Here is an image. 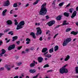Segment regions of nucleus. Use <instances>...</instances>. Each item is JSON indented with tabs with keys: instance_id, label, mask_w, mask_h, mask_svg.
Returning a JSON list of instances; mask_svg holds the SVG:
<instances>
[{
	"instance_id": "nucleus-1",
	"label": "nucleus",
	"mask_w": 78,
	"mask_h": 78,
	"mask_svg": "<svg viewBox=\"0 0 78 78\" xmlns=\"http://www.w3.org/2000/svg\"><path fill=\"white\" fill-rule=\"evenodd\" d=\"M46 5H47V3H44L42 5L41 9L39 12L40 15L45 16L46 14V13L47 12V9L45 7V6H46Z\"/></svg>"
},
{
	"instance_id": "nucleus-2",
	"label": "nucleus",
	"mask_w": 78,
	"mask_h": 78,
	"mask_svg": "<svg viewBox=\"0 0 78 78\" xmlns=\"http://www.w3.org/2000/svg\"><path fill=\"white\" fill-rule=\"evenodd\" d=\"M67 66V64H66L63 66L62 68H61L59 69V72L61 74H63V73H68V70L66 68H65L66 66Z\"/></svg>"
},
{
	"instance_id": "nucleus-3",
	"label": "nucleus",
	"mask_w": 78,
	"mask_h": 78,
	"mask_svg": "<svg viewBox=\"0 0 78 78\" xmlns=\"http://www.w3.org/2000/svg\"><path fill=\"white\" fill-rule=\"evenodd\" d=\"M25 25V22L23 21H21L17 26L16 30H18L23 28V27Z\"/></svg>"
},
{
	"instance_id": "nucleus-4",
	"label": "nucleus",
	"mask_w": 78,
	"mask_h": 78,
	"mask_svg": "<svg viewBox=\"0 0 78 78\" xmlns=\"http://www.w3.org/2000/svg\"><path fill=\"white\" fill-rule=\"evenodd\" d=\"M72 40V39L71 38H67L65 41H64L62 45L63 47L64 46H66L68 43L70 42Z\"/></svg>"
},
{
	"instance_id": "nucleus-5",
	"label": "nucleus",
	"mask_w": 78,
	"mask_h": 78,
	"mask_svg": "<svg viewBox=\"0 0 78 78\" xmlns=\"http://www.w3.org/2000/svg\"><path fill=\"white\" fill-rule=\"evenodd\" d=\"M36 30H37V33H36V35L37 36H39V35H41L42 34V30L40 27H37L36 28Z\"/></svg>"
},
{
	"instance_id": "nucleus-6",
	"label": "nucleus",
	"mask_w": 78,
	"mask_h": 78,
	"mask_svg": "<svg viewBox=\"0 0 78 78\" xmlns=\"http://www.w3.org/2000/svg\"><path fill=\"white\" fill-rule=\"evenodd\" d=\"M15 47V44H13L12 45H10L8 48V50H9V51L11 50L12 49H14Z\"/></svg>"
},
{
	"instance_id": "nucleus-7",
	"label": "nucleus",
	"mask_w": 78,
	"mask_h": 78,
	"mask_svg": "<svg viewBox=\"0 0 78 78\" xmlns=\"http://www.w3.org/2000/svg\"><path fill=\"white\" fill-rule=\"evenodd\" d=\"M55 23V20L51 21L48 23V25L49 27H51V26H52L53 25H54Z\"/></svg>"
},
{
	"instance_id": "nucleus-8",
	"label": "nucleus",
	"mask_w": 78,
	"mask_h": 78,
	"mask_svg": "<svg viewBox=\"0 0 78 78\" xmlns=\"http://www.w3.org/2000/svg\"><path fill=\"white\" fill-rule=\"evenodd\" d=\"M76 14H77V12H76V11H74L73 13V14L71 16V17L72 18V19H73V18H74L75 16L76 15Z\"/></svg>"
},
{
	"instance_id": "nucleus-9",
	"label": "nucleus",
	"mask_w": 78,
	"mask_h": 78,
	"mask_svg": "<svg viewBox=\"0 0 78 78\" xmlns=\"http://www.w3.org/2000/svg\"><path fill=\"white\" fill-rule=\"evenodd\" d=\"M38 60L39 62L41 63L44 61V58L41 57H39L38 58Z\"/></svg>"
},
{
	"instance_id": "nucleus-10",
	"label": "nucleus",
	"mask_w": 78,
	"mask_h": 78,
	"mask_svg": "<svg viewBox=\"0 0 78 78\" xmlns=\"http://www.w3.org/2000/svg\"><path fill=\"white\" fill-rule=\"evenodd\" d=\"M10 3H9V1L7 0L5 2L4 6H8L9 5Z\"/></svg>"
},
{
	"instance_id": "nucleus-11",
	"label": "nucleus",
	"mask_w": 78,
	"mask_h": 78,
	"mask_svg": "<svg viewBox=\"0 0 78 78\" xmlns=\"http://www.w3.org/2000/svg\"><path fill=\"white\" fill-rule=\"evenodd\" d=\"M11 67V66L9 65H6L5 66V67L7 69L8 71H9L11 70V68H9Z\"/></svg>"
},
{
	"instance_id": "nucleus-12",
	"label": "nucleus",
	"mask_w": 78,
	"mask_h": 78,
	"mask_svg": "<svg viewBox=\"0 0 78 78\" xmlns=\"http://www.w3.org/2000/svg\"><path fill=\"white\" fill-rule=\"evenodd\" d=\"M29 72L31 73H36V70L34 69H31L29 70Z\"/></svg>"
},
{
	"instance_id": "nucleus-13",
	"label": "nucleus",
	"mask_w": 78,
	"mask_h": 78,
	"mask_svg": "<svg viewBox=\"0 0 78 78\" xmlns=\"http://www.w3.org/2000/svg\"><path fill=\"white\" fill-rule=\"evenodd\" d=\"M7 24L9 25H12V22L11 20H8L6 22Z\"/></svg>"
},
{
	"instance_id": "nucleus-14",
	"label": "nucleus",
	"mask_w": 78,
	"mask_h": 78,
	"mask_svg": "<svg viewBox=\"0 0 78 78\" xmlns=\"http://www.w3.org/2000/svg\"><path fill=\"white\" fill-rule=\"evenodd\" d=\"M2 52L1 54H0V56H2L3 55H3V54H5L6 53V51L5 50V49H2L1 50Z\"/></svg>"
},
{
	"instance_id": "nucleus-15",
	"label": "nucleus",
	"mask_w": 78,
	"mask_h": 78,
	"mask_svg": "<svg viewBox=\"0 0 78 78\" xmlns=\"http://www.w3.org/2000/svg\"><path fill=\"white\" fill-rule=\"evenodd\" d=\"M7 11V9H5L4 10L3 12L2 13V15L3 16H5L6 15V12Z\"/></svg>"
},
{
	"instance_id": "nucleus-16",
	"label": "nucleus",
	"mask_w": 78,
	"mask_h": 78,
	"mask_svg": "<svg viewBox=\"0 0 78 78\" xmlns=\"http://www.w3.org/2000/svg\"><path fill=\"white\" fill-rule=\"evenodd\" d=\"M63 15H64L65 16L68 17H69V15H70V13L67 12H65L63 14Z\"/></svg>"
},
{
	"instance_id": "nucleus-17",
	"label": "nucleus",
	"mask_w": 78,
	"mask_h": 78,
	"mask_svg": "<svg viewBox=\"0 0 78 78\" xmlns=\"http://www.w3.org/2000/svg\"><path fill=\"white\" fill-rule=\"evenodd\" d=\"M26 41H27L26 42V44H30V41H31V40H30V39L27 38L26 40Z\"/></svg>"
},
{
	"instance_id": "nucleus-18",
	"label": "nucleus",
	"mask_w": 78,
	"mask_h": 78,
	"mask_svg": "<svg viewBox=\"0 0 78 78\" xmlns=\"http://www.w3.org/2000/svg\"><path fill=\"white\" fill-rule=\"evenodd\" d=\"M78 33V32H75V31H72L71 32L70 34H73L74 36H75Z\"/></svg>"
},
{
	"instance_id": "nucleus-19",
	"label": "nucleus",
	"mask_w": 78,
	"mask_h": 78,
	"mask_svg": "<svg viewBox=\"0 0 78 78\" xmlns=\"http://www.w3.org/2000/svg\"><path fill=\"white\" fill-rule=\"evenodd\" d=\"M18 38V37H17V36H15L13 37L12 39H13L12 40V42H14V41H16V40Z\"/></svg>"
},
{
	"instance_id": "nucleus-20",
	"label": "nucleus",
	"mask_w": 78,
	"mask_h": 78,
	"mask_svg": "<svg viewBox=\"0 0 78 78\" xmlns=\"http://www.w3.org/2000/svg\"><path fill=\"white\" fill-rule=\"evenodd\" d=\"M62 18V15H59L56 18L57 20H61Z\"/></svg>"
},
{
	"instance_id": "nucleus-21",
	"label": "nucleus",
	"mask_w": 78,
	"mask_h": 78,
	"mask_svg": "<svg viewBox=\"0 0 78 78\" xmlns=\"http://www.w3.org/2000/svg\"><path fill=\"white\" fill-rule=\"evenodd\" d=\"M47 51V48H43L42 51V53H45L46 51Z\"/></svg>"
},
{
	"instance_id": "nucleus-22",
	"label": "nucleus",
	"mask_w": 78,
	"mask_h": 78,
	"mask_svg": "<svg viewBox=\"0 0 78 78\" xmlns=\"http://www.w3.org/2000/svg\"><path fill=\"white\" fill-rule=\"evenodd\" d=\"M58 48H59V47H58V46H56L54 48L55 51H57V50H58Z\"/></svg>"
},
{
	"instance_id": "nucleus-23",
	"label": "nucleus",
	"mask_w": 78,
	"mask_h": 78,
	"mask_svg": "<svg viewBox=\"0 0 78 78\" xmlns=\"http://www.w3.org/2000/svg\"><path fill=\"white\" fill-rule=\"evenodd\" d=\"M70 58V56L68 55L66 58L65 59V61H68L69 59Z\"/></svg>"
},
{
	"instance_id": "nucleus-24",
	"label": "nucleus",
	"mask_w": 78,
	"mask_h": 78,
	"mask_svg": "<svg viewBox=\"0 0 78 78\" xmlns=\"http://www.w3.org/2000/svg\"><path fill=\"white\" fill-rule=\"evenodd\" d=\"M35 66V64L34 63H32L30 64V67H34Z\"/></svg>"
},
{
	"instance_id": "nucleus-25",
	"label": "nucleus",
	"mask_w": 78,
	"mask_h": 78,
	"mask_svg": "<svg viewBox=\"0 0 78 78\" xmlns=\"http://www.w3.org/2000/svg\"><path fill=\"white\" fill-rule=\"evenodd\" d=\"M64 4V2H62L58 4V6L61 7V6H63V5Z\"/></svg>"
},
{
	"instance_id": "nucleus-26",
	"label": "nucleus",
	"mask_w": 78,
	"mask_h": 78,
	"mask_svg": "<svg viewBox=\"0 0 78 78\" xmlns=\"http://www.w3.org/2000/svg\"><path fill=\"white\" fill-rule=\"evenodd\" d=\"M45 57L46 58H51V55L50 54H48L45 56Z\"/></svg>"
},
{
	"instance_id": "nucleus-27",
	"label": "nucleus",
	"mask_w": 78,
	"mask_h": 78,
	"mask_svg": "<svg viewBox=\"0 0 78 78\" xmlns=\"http://www.w3.org/2000/svg\"><path fill=\"white\" fill-rule=\"evenodd\" d=\"M69 11L70 13H72L73 12V8H71L69 9Z\"/></svg>"
},
{
	"instance_id": "nucleus-28",
	"label": "nucleus",
	"mask_w": 78,
	"mask_h": 78,
	"mask_svg": "<svg viewBox=\"0 0 78 78\" xmlns=\"http://www.w3.org/2000/svg\"><path fill=\"white\" fill-rule=\"evenodd\" d=\"M49 52L50 53L53 52V48H52L49 50Z\"/></svg>"
},
{
	"instance_id": "nucleus-29",
	"label": "nucleus",
	"mask_w": 78,
	"mask_h": 78,
	"mask_svg": "<svg viewBox=\"0 0 78 78\" xmlns=\"http://www.w3.org/2000/svg\"><path fill=\"white\" fill-rule=\"evenodd\" d=\"M71 30H72L71 28H68L66 29V32H69V31H70Z\"/></svg>"
},
{
	"instance_id": "nucleus-30",
	"label": "nucleus",
	"mask_w": 78,
	"mask_h": 78,
	"mask_svg": "<svg viewBox=\"0 0 78 78\" xmlns=\"http://www.w3.org/2000/svg\"><path fill=\"white\" fill-rule=\"evenodd\" d=\"M75 71L76 73H78V66L76 67Z\"/></svg>"
},
{
	"instance_id": "nucleus-31",
	"label": "nucleus",
	"mask_w": 78,
	"mask_h": 78,
	"mask_svg": "<svg viewBox=\"0 0 78 78\" xmlns=\"http://www.w3.org/2000/svg\"><path fill=\"white\" fill-rule=\"evenodd\" d=\"M17 7V4L16 3H15L13 5V7H14V8H16V7Z\"/></svg>"
},
{
	"instance_id": "nucleus-32",
	"label": "nucleus",
	"mask_w": 78,
	"mask_h": 78,
	"mask_svg": "<svg viewBox=\"0 0 78 78\" xmlns=\"http://www.w3.org/2000/svg\"><path fill=\"white\" fill-rule=\"evenodd\" d=\"M56 2V1H54L52 3V5L54 6V7H53L54 8H55V3Z\"/></svg>"
},
{
	"instance_id": "nucleus-33",
	"label": "nucleus",
	"mask_w": 78,
	"mask_h": 78,
	"mask_svg": "<svg viewBox=\"0 0 78 78\" xmlns=\"http://www.w3.org/2000/svg\"><path fill=\"white\" fill-rule=\"evenodd\" d=\"M49 67V66L48 65V64H47L45 65L43 67L44 68H46V67Z\"/></svg>"
},
{
	"instance_id": "nucleus-34",
	"label": "nucleus",
	"mask_w": 78,
	"mask_h": 78,
	"mask_svg": "<svg viewBox=\"0 0 78 78\" xmlns=\"http://www.w3.org/2000/svg\"><path fill=\"white\" fill-rule=\"evenodd\" d=\"M8 34H11V36H12V35H13V33H12V31L9 32L8 33Z\"/></svg>"
},
{
	"instance_id": "nucleus-35",
	"label": "nucleus",
	"mask_w": 78,
	"mask_h": 78,
	"mask_svg": "<svg viewBox=\"0 0 78 78\" xmlns=\"http://www.w3.org/2000/svg\"><path fill=\"white\" fill-rule=\"evenodd\" d=\"M66 22H67V21L65 20L63 21V23L62 24V25H66Z\"/></svg>"
},
{
	"instance_id": "nucleus-36",
	"label": "nucleus",
	"mask_w": 78,
	"mask_h": 78,
	"mask_svg": "<svg viewBox=\"0 0 78 78\" xmlns=\"http://www.w3.org/2000/svg\"><path fill=\"white\" fill-rule=\"evenodd\" d=\"M16 64H17V66H20L22 63L21 62H19L18 63H16Z\"/></svg>"
},
{
	"instance_id": "nucleus-37",
	"label": "nucleus",
	"mask_w": 78,
	"mask_h": 78,
	"mask_svg": "<svg viewBox=\"0 0 78 78\" xmlns=\"http://www.w3.org/2000/svg\"><path fill=\"white\" fill-rule=\"evenodd\" d=\"M38 3V2L37 0L36 1L33 3V5H36V4H37Z\"/></svg>"
},
{
	"instance_id": "nucleus-38",
	"label": "nucleus",
	"mask_w": 78,
	"mask_h": 78,
	"mask_svg": "<svg viewBox=\"0 0 78 78\" xmlns=\"http://www.w3.org/2000/svg\"><path fill=\"white\" fill-rule=\"evenodd\" d=\"M53 72V70H52V69L48 70L47 71V73H48L49 72Z\"/></svg>"
},
{
	"instance_id": "nucleus-39",
	"label": "nucleus",
	"mask_w": 78,
	"mask_h": 78,
	"mask_svg": "<svg viewBox=\"0 0 78 78\" xmlns=\"http://www.w3.org/2000/svg\"><path fill=\"white\" fill-rule=\"evenodd\" d=\"M30 34V35H31V36H34V35L35 34L33 32H31Z\"/></svg>"
},
{
	"instance_id": "nucleus-40",
	"label": "nucleus",
	"mask_w": 78,
	"mask_h": 78,
	"mask_svg": "<svg viewBox=\"0 0 78 78\" xmlns=\"http://www.w3.org/2000/svg\"><path fill=\"white\" fill-rule=\"evenodd\" d=\"M70 5V3H69L68 5H67L65 7V8H68L69 6Z\"/></svg>"
},
{
	"instance_id": "nucleus-41",
	"label": "nucleus",
	"mask_w": 78,
	"mask_h": 78,
	"mask_svg": "<svg viewBox=\"0 0 78 78\" xmlns=\"http://www.w3.org/2000/svg\"><path fill=\"white\" fill-rule=\"evenodd\" d=\"M22 46H20V47H18L17 48V49L19 50H20V49H21V48H22Z\"/></svg>"
},
{
	"instance_id": "nucleus-42",
	"label": "nucleus",
	"mask_w": 78,
	"mask_h": 78,
	"mask_svg": "<svg viewBox=\"0 0 78 78\" xmlns=\"http://www.w3.org/2000/svg\"><path fill=\"white\" fill-rule=\"evenodd\" d=\"M16 44H17V45H20V41H16Z\"/></svg>"
},
{
	"instance_id": "nucleus-43",
	"label": "nucleus",
	"mask_w": 78,
	"mask_h": 78,
	"mask_svg": "<svg viewBox=\"0 0 78 78\" xmlns=\"http://www.w3.org/2000/svg\"><path fill=\"white\" fill-rule=\"evenodd\" d=\"M5 70V68L4 67H2L0 68V70Z\"/></svg>"
},
{
	"instance_id": "nucleus-44",
	"label": "nucleus",
	"mask_w": 78,
	"mask_h": 78,
	"mask_svg": "<svg viewBox=\"0 0 78 78\" xmlns=\"http://www.w3.org/2000/svg\"><path fill=\"white\" fill-rule=\"evenodd\" d=\"M57 35H58V34H56L54 36V37L53 38H54V39L56 38V36H57Z\"/></svg>"
},
{
	"instance_id": "nucleus-45",
	"label": "nucleus",
	"mask_w": 78,
	"mask_h": 78,
	"mask_svg": "<svg viewBox=\"0 0 78 78\" xmlns=\"http://www.w3.org/2000/svg\"><path fill=\"white\" fill-rule=\"evenodd\" d=\"M18 24V22H15L14 23L15 25H17Z\"/></svg>"
},
{
	"instance_id": "nucleus-46",
	"label": "nucleus",
	"mask_w": 78,
	"mask_h": 78,
	"mask_svg": "<svg viewBox=\"0 0 78 78\" xmlns=\"http://www.w3.org/2000/svg\"><path fill=\"white\" fill-rule=\"evenodd\" d=\"M37 77H38V75H37L36 76L33 77V78H37Z\"/></svg>"
},
{
	"instance_id": "nucleus-47",
	"label": "nucleus",
	"mask_w": 78,
	"mask_h": 78,
	"mask_svg": "<svg viewBox=\"0 0 78 78\" xmlns=\"http://www.w3.org/2000/svg\"><path fill=\"white\" fill-rule=\"evenodd\" d=\"M51 38V37H48V41H50V39Z\"/></svg>"
},
{
	"instance_id": "nucleus-48",
	"label": "nucleus",
	"mask_w": 78,
	"mask_h": 78,
	"mask_svg": "<svg viewBox=\"0 0 78 78\" xmlns=\"http://www.w3.org/2000/svg\"><path fill=\"white\" fill-rule=\"evenodd\" d=\"M39 40H40V41H42L43 39H42V37H40V38H39Z\"/></svg>"
},
{
	"instance_id": "nucleus-49",
	"label": "nucleus",
	"mask_w": 78,
	"mask_h": 78,
	"mask_svg": "<svg viewBox=\"0 0 78 78\" xmlns=\"http://www.w3.org/2000/svg\"><path fill=\"white\" fill-rule=\"evenodd\" d=\"M26 51H27V52H28L29 51V49H27L25 50Z\"/></svg>"
},
{
	"instance_id": "nucleus-50",
	"label": "nucleus",
	"mask_w": 78,
	"mask_h": 78,
	"mask_svg": "<svg viewBox=\"0 0 78 78\" xmlns=\"http://www.w3.org/2000/svg\"><path fill=\"white\" fill-rule=\"evenodd\" d=\"M33 37L34 38V39H36V37L35 36V34L33 36Z\"/></svg>"
},
{
	"instance_id": "nucleus-51",
	"label": "nucleus",
	"mask_w": 78,
	"mask_h": 78,
	"mask_svg": "<svg viewBox=\"0 0 78 78\" xmlns=\"http://www.w3.org/2000/svg\"><path fill=\"white\" fill-rule=\"evenodd\" d=\"M3 43V42L2 41H0V45H2V43Z\"/></svg>"
},
{
	"instance_id": "nucleus-52",
	"label": "nucleus",
	"mask_w": 78,
	"mask_h": 78,
	"mask_svg": "<svg viewBox=\"0 0 78 78\" xmlns=\"http://www.w3.org/2000/svg\"><path fill=\"white\" fill-rule=\"evenodd\" d=\"M4 34L3 33H0V37L3 36Z\"/></svg>"
},
{
	"instance_id": "nucleus-53",
	"label": "nucleus",
	"mask_w": 78,
	"mask_h": 78,
	"mask_svg": "<svg viewBox=\"0 0 78 78\" xmlns=\"http://www.w3.org/2000/svg\"><path fill=\"white\" fill-rule=\"evenodd\" d=\"M31 50H34V47H32L30 49Z\"/></svg>"
},
{
	"instance_id": "nucleus-54",
	"label": "nucleus",
	"mask_w": 78,
	"mask_h": 78,
	"mask_svg": "<svg viewBox=\"0 0 78 78\" xmlns=\"http://www.w3.org/2000/svg\"><path fill=\"white\" fill-rule=\"evenodd\" d=\"M48 53V51L46 52V53L44 54V55L45 56L46 54H47V53Z\"/></svg>"
},
{
	"instance_id": "nucleus-55",
	"label": "nucleus",
	"mask_w": 78,
	"mask_h": 78,
	"mask_svg": "<svg viewBox=\"0 0 78 78\" xmlns=\"http://www.w3.org/2000/svg\"><path fill=\"white\" fill-rule=\"evenodd\" d=\"M10 41V40H9L6 41V43H8Z\"/></svg>"
},
{
	"instance_id": "nucleus-56",
	"label": "nucleus",
	"mask_w": 78,
	"mask_h": 78,
	"mask_svg": "<svg viewBox=\"0 0 78 78\" xmlns=\"http://www.w3.org/2000/svg\"><path fill=\"white\" fill-rule=\"evenodd\" d=\"M59 27H60V25H58L57 26L55 27V28H59Z\"/></svg>"
},
{
	"instance_id": "nucleus-57",
	"label": "nucleus",
	"mask_w": 78,
	"mask_h": 78,
	"mask_svg": "<svg viewBox=\"0 0 78 78\" xmlns=\"http://www.w3.org/2000/svg\"><path fill=\"white\" fill-rule=\"evenodd\" d=\"M28 5H29V4H28V3H27L26 5V7H27V6H28Z\"/></svg>"
},
{
	"instance_id": "nucleus-58",
	"label": "nucleus",
	"mask_w": 78,
	"mask_h": 78,
	"mask_svg": "<svg viewBox=\"0 0 78 78\" xmlns=\"http://www.w3.org/2000/svg\"><path fill=\"white\" fill-rule=\"evenodd\" d=\"M13 11V10H12L10 12V14H12V11Z\"/></svg>"
},
{
	"instance_id": "nucleus-59",
	"label": "nucleus",
	"mask_w": 78,
	"mask_h": 78,
	"mask_svg": "<svg viewBox=\"0 0 78 78\" xmlns=\"http://www.w3.org/2000/svg\"><path fill=\"white\" fill-rule=\"evenodd\" d=\"M46 18L47 19H48V16H46Z\"/></svg>"
},
{
	"instance_id": "nucleus-60",
	"label": "nucleus",
	"mask_w": 78,
	"mask_h": 78,
	"mask_svg": "<svg viewBox=\"0 0 78 78\" xmlns=\"http://www.w3.org/2000/svg\"><path fill=\"white\" fill-rule=\"evenodd\" d=\"M14 17H17V15H14Z\"/></svg>"
},
{
	"instance_id": "nucleus-61",
	"label": "nucleus",
	"mask_w": 78,
	"mask_h": 78,
	"mask_svg": "<svg viewBox=\"0 0 78 78\" xmlns=\"http://www.w3.org/2000/svg\"><path fill=\"white\" fill-rule=\"evenodd\" d=\"M9 30V29H6L5 30V32H7V31H8Z\"/></svg>"
},
{
	"instance_id": "nucleus-62",
	"label": "nucleus",
	"mask_w": 78,
	"mask_h": 78,
	"mask_svg": "<svg viewBox=\"0 0 78 78\" xmlns=\"http://www.w3.org/2000/svg\"><path fill=\"white\" fill-rule=\"evenodd\" d=\"M17 20L15 19L14 20V22H17Z\"/></svg>"
},
{
	"instance_id": "nucleus-63",
	"label": "nucleus",
	"mask_w": 78,
	"mask_h": 78,
	"mask_svg": "<svg viewBox=\"0 0 78 78\" xmlns=\"http://www.w3.org/2000/svg\"><path fill=\"white\" fill-rule=\"evenodd\" d=\"M76 38H74L73 39V41H76Z\"/></svg>"
},
{
	"instance_id": "nucleus-64",
	"label": "nucleus",
	"mask_w": 78,
	"mask_h": 78,
	"mask_svg": "<svg viewBox=\"0 0 78 78\" xmlns=\"http://www.w3.org/2000/svg\"><path fill=\"white\" fill-rule=\"evenodd\" d=\"M76 11H78V6L76 7Z\"/></svg>"
}]
</instances>
